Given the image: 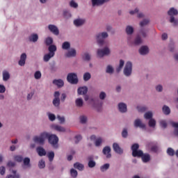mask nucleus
Listing matches in <instances>:
<instances>
[{
	"label": "nucleus",
	"mask_w": 178,
	"mask_h": 178,
	"mask_svg": "<svg viewBox=\"0 0 178 178\" xmlns=\"http://www.w3.org/2000/svg\"><path fill=\"white\" fill-rule=\"evenodd\" d=\"M23 168L24 169H30L31 168V163H30V158L26 157L24 158L23 160Z\"/></svg>",
	"instance_id": "obj_24"
},
{
	"label": "nucleus",
	"mask_w": 178,
	"mask_h": 178,
	"mask_svg": "<svg viewBox=\"0 0 178 178\" xmlns=\"http://www.w3.org/2000/svg\"><path fill=\"white\" fill-rule=\"evenodd\" d=\"M111 165L109 163H106L100 167L101 172H106L109 169Z\"/></svg>",
	"instance_id": "obj_55"
},
{
	"label": "nucleus",
	"mask_w": 178,
	"mask_h": 178,
	"mask_svg": "<svg viewBox=\"0 0 178 178\" xmlns=\"http://www.w3.org/2000/svg\"><path fill=\"white\" fill-rule=\"evenodd\" d=\"M134 127H139L140 129H145V124L143 122L141 119H136L134 122Z\"/></svg>",
	"instance_id": "obj_20"
},
{
	"label": "nucleus",
	"mask_w": 178,
	"mask_h": 178,
	"mask_svg": "<svg viewBox=\"0 0 178 178\" xmlns=\"http://www.w3.org/2000/svg\"><path fill=\"white\" fill-rule=\"evenodd\" d=\"M169 22H170V23H171V24H173V26H177V24H178L177 18H176L173 16L170 17Z\"/></svg>",
	"instance_id": "obj_47"
},
{
	"label": "nucleus",
	"mask_w": 178,
	"mask_h": 178,
	"mask_svg": "<svg viewBox=\"0 0 178 178\" xmlns=\"http://www.w3.org/2000/svg\"><path fill=\"white\" fill-rule=\"evenodd\" d=\"M167 154L168 155H169V156H173L174 155H175L176 152H175V149H173V148L168 147L167 149Z\"/></svg>",
	"instance_id": "obj_54"
},
{
	"label": "nucleus",
	"mask_w": 178,
	"mask_h": 178,
	"mask_svg": "<svg viewBox=\"0 0 178 178\" xmlns=\"http://www.w3.org/2000/svg\"><path fill=\"white\" fill-rule=\"evenodd\" d=\"M149 127L152 129H155L156 127V120L155 118H151L148 122Z\"/></svg>",
	"instance_id": "obj_38"
},
{
	"label": "nucleus",
	"mask_w": 178,
	"mask_h": 178,
	"mask_svg": "<svg viewBox=\"0 0 178 178\" xmlns=\"http://www.w3.org/2000/svg\"><path fill=\"white\" fill-rule=\"evenodd\" d=\"M79 122L81 124H86L88 122V117L86 115H81L79 116Z\"/></svg>",
	"instance_id": "obj_40"
},
{
	"label": "nucleus",
	"mask_w": 178,
	"mask_h": 178,
	"mask_svg": "<svg viewBox=\"0 0 178 178\" xmlns=\"http://www.w3.org/2000/svg\"><path fill=\"white\" fill-rule=\"evenodd\" d=\"M27 60V54L26 53H22L20 55L19 60L18 61L19 66H24L26 65V60Z\"/></svg>",
	"instance_id": "obj_17"
},
{
	"label": "nucleus",
	"mask_w": 178,
	"mask_h": 178,
	"mask_svg": "<svg viewBox=\"0 0 178 178\" xmlns=\"http://www.w3.org/2000/svg\"><path fill=\"white\" fill-rule=\"evenodd\" d=\"M118 109L120 113H127V104L124 102H120L118 104Z\"/></svg>",
	"instance_id": "obj_15"
},
{
	"label": "nucleus",
	"mask_w": 178,
	"mask_h": 178,
	"mask_svg": "<svg viewBox=\"0 0 178 178\" xmlns=\"http://www.w3.org/2000/svg\"><path fill=\"white\" fill-rule=\"evenodd\" d=\"M87 23V19L83 17H78L73 20V24L75 27H83Z\"/></svg>",
	"instance_id": "obj_8"
},
{
	"label": "nucleus",
	"mask_w": 178,
	"mask_h": 178,
	"mask_svg": "<svg viewBox=\"0 0 178 178\" xmlns=\"http://www.w3.org/2000/svg\"><path fill=\"white\" fill-rule=\"evenodd\" d=\"M112 50L109 46H105L102 49H97V58H102L104 56H111Z\"/></svg>",
	"instance_id": "obj_3"
},
{
	"label": "nucleus",
	"mask_w": 178,
	"mask_h": 178,
	"mask_svg": "<svg viewBox=\"0 0 178 178\" xmlns=\"http://www.w3.org/2000/svg\"><path fill=\"white\" fill-rule=\"evenodd\" d=\"M108 37L109 34L106 31L100 32L95 35L96 41L99 45H104V40H106Z\"/></svg>",
	"instance_id": "obj_5"
},
{
	"label": "nucleus",
	"mask_w": 178,
	"mask_h": 178,
	"mask_svg": "<svg viewBox=\"0 0 178 178\" xmlns=\"http://www.w3.org/2000/svg\"><path fill=\"white\" fill-rule=\"evenodd\" d=\"M140 157L142 158V161L144 163H147L151 161V156L149 154L143 153Z\"/></svg>",
	"instance_id": "obj_29"
},
{
	"label": "nucleus",
	"mask_w": 178,
	"mask_h": 178,
	"mask_svg": "<svg viewBox=\"0 0 178 178\" xmlns=\"http://www.w3.org/2000/svg\"><path fill=\"white\" fill-rule=\"evenodd\" d=\"M168 15L170 17H175V16H177L178 15V11L177 9L175 8H170V10L168 11Z\"/></svg>",
	"instance_id": "obj_31"
},
{
	"label": "nucleus",
	"mask_w": 178,
	"mask_h": 178,
	"mask_svg": "<svg viewBox=\"0 0 178 178\" xmlns=\"http://www.w3.org/2000/svg\"><path fill=\"white\" fill-rule=\"evenodd\" d=\"M82 59L85 62H90L91 60V54L85 52L82 54Z\"/></svg>",
	"instance_id": "obj_32"
},
{
	"label": "nucleus",
	"mask_w": 178,
	"mask_h": 178,
	"mask_svg": "<svg viewBox=\"0 0 178 178\" xmlns=\"http://www.w3.org/2000/svg\"><path fill=\"white\" fill-rule=\"evenodd\" d=\"M113 151H115V152H116V154H118L119 155H122V154H123V149H122L119 144L117 143H114L113 144Z\"/></svg>",
	"instance_id": "obj_21"
},
{
	"label": "nucleus",
	"mask_w": 178,
	"mask_h": 178,
	"mask_svg": "<svg viewBox=\"0 0 178 178\" xmlns=\"http://www.w3.org/2000/svg\"><path fill=\"white\" fill-rule=\"evenodd\" d=\"M14 161L16 162H23V156L21 155H17L14 156Z\"/></svg>",
	"instance_id": "obj_60"
},
{
	"label": "nucleus",
	"mask_w": 178,
	"mask_h": 178,
	"mask_svg": "<svg viewBox=\"0 0 178 178\" xmlns=\"http://www.w3.org/2000/svg\"><path fill=\"white\" fill-rule=\"evenodd\" d=\"M155 90L157 92H162L163 91V86L158 84L155 86Z\"/></svg>",
	"instance_id": "obj_59"
},
{
	"label": "nucleus",
	"mask_w": 178,
	"mask_h": 178,
	"mask_svg": "<svg viewBox=\"0 0 178 178\" xmlns=\"http://www.w3.org/2000/svg\"><path fill=\"white\" fill-rule=\"evenodd\" d=\"M47 157L50 162L54 161V158H55V153L54 152H50L47 153Z\"/></svg>",
	"instance_id": "obj_56"
},
{
	"label": "nucleus",
	"mask_w": 178,
	"mask_h": 178,
	"mask_svg": "<svg viewBox=\"0 0 178 178\" xmlns=\"http://www.w3.org/2000/svg\"><path fill=\"white\" fill-rule=\"evenodd\" d=\"M10 177L13 178H19L20 177V175L19 174V172H17V171H13V175L10 176Z\"/></svg>",
	"instance_id": "obj_64"
},
{
	"label": "nucleus",
	"mask_w": 178,
	"mask_h": 178,
	"mask_svg": "<svg viewBox=\"0 0 178 178\" xmlns=\"http://www.w3.org/2000/svg\"><path fill=\"white\" fill-rule=\"evenodd\" d=\"M54 99H53V105L56 108H59V106L60 105V92L59 91H56L54 94Z\"/></svg>",
	"instance_id": "obj_11"
},
{
	"label": "nucleus",
	"mask_w": 178,
	"mask_h": 178,
	"mask_svg": "<svg viewBox=\"0 0 178 178\" xmlns=\"http://www.w3.org/2000/svg\"><path fill=\"white\" fill-rule=\"evenodd\" d=\"M143 42V38H141V36L140 35L136 36L133 41L134 45H136V46L141 45Z\"/></svg>",
	"instance_id": "obj_30"
},
{
	"label": "nucleus",
	"mask_w": 178,
	"mask_h": 178,
	"mask_svg": "<svg viewBox=\"0 0 178 178\" xmlns=\"http://www.w3.org/2000/svg\"><path fill=\"white\" fill-rule=\"evenodd\" d=\"M88 163V168H95V165H97V163L95 161H94V156L90 155L87 158Z\"/></svg>",
	"instance_id": "obj_22"
},
{
	"label": "nucleus",
	"mask_w": 178,
	"mask_h": 178,
	"mask_svg": "<svg viewBox=\"0 0 178 178\" xmlns=\"http://www.w3.org/2000/svg\"><path fill=\"white\" fill-rule=\"evenodd\" d=\"M123 74L125 77H131V74H133V62H126L123 69Z\"/></svg>",
	"instance_id": "obj_4"
},
{
	"label": "nucleus",
	"mask_w": 178,
	"mask_h": 178,
	"mask_svg": "<svg viewBox=\"0 0 178 178\" xmlns=\"http://www.w3.org/2000/svg\"><path fill=\"white\" fill-rule=\"evenodd\" d=\"M123 66H124V61L123 60H120L119 66L117 68V72H120V70L123 69Z\"/></svg>",
	"instance_id": "obj_58"
},
{
	"label": "nucleus",
	"mask_w": 178,
	"mask_h": 178,
	"mask_svg": "<svg viewBox=\"0 0 178 178\" xmlns=\"http://www.w3.org/2000/svg\"><path fill=\"white\" fill-rule=\"evenodd\" d=\"M111 0H91L92 6H102L104 3L109 2Z\"/></svg>",
	"instance_id": "obj_16"
},
{
	"label": "nucleus",
	"mask_w": 178,
	"mask_h": 178,
	"mask_svg": "<svg viewBox=\"0 0 178 178\" xmlns=\"http://www.w3.org/2000/svg\"><path fill=\"white\" fill-rule=\"evenodd\" d=\"M147 31L144 30V29H141L139 32V34L141 35V37L143 38H147Z\"/></svg>",
	"instance_id": "obj_62"
},
{
	"label": "nucleus",
	"mask_w": 178,
	"mask_h": 178,
	"mask_svg": "<svg viewBox=\"0 0 178 178\" xmlns=\"http://www.w3.org/2000/svg\"><path fill=\"white\" fill-rule=\"evenodd\" d=\"M83 79L85 81H89L91 79V73L88 72H85L83 75Z\"/></svg>",
	"instance_id": "obj_46"
},
{
	"label": "nucleus",
	"mask_w": 178,
	"mask_h": 178,
	"mask_svg": "<svg viewBox=\"0 0 178 178\" xmlns=\"http://www.w3.org/2000/svg\"><path fill=\"white\" fill-rule=\"evenodd\" d=\"M172 127L175 128L174 134L178 137V122H172Z\"/></svg>",
	"instance_id": "obj_52"
},
{
	"label": "nucleus",
	"mask_w": 178,
	"mask_h": 178,
	"mask_svg": "<svg viewBox=\"0 0 178 178\" xmlns=\"http://www.w3.org/2000/svg\"><path fill=\"white\" fill-rule=\"evenodd\" d=\"M125 33L127 35H133L134 34V27L131 25H128L125 28Z\"/></svg>",
	"instance_id": "obj_26"
},
{
	"label": "nucleus",
	"mask_w": 178,
	"mask_h": 178,
	"mask_svg": "<svg viewBox=\"0 0 178 178\" xmlns=\"http://www.w3.org/2000/svg\"><path fill=\"white\" fill-rule=\"evenodd\" d=\"M138 53L142 56H145L149 54V47L147 45H143L139 48Z\"/></svg>",
	"instance_id": "obj_14"
},
{
	"label": "nucleus",
	"mask_w": 178,
	"mask_h": 178,
	"mask_svg": "<svg viewBox=\"0 0 178 178\" xmlns=\"http://www.w3.org/2000/svg\"><path fill=\"white\" fill-rule=\"evenodd\" d=\"M29 40L31 42H37L38 41V34L37 33H32L29 38Z\"/></svg>",
	"instance_id": "obj_33"
},
{
	"label": "nucleus",
	"mask_w": 178,
	"mask_h": 178,
	"mask_svg": "<svg viewBox=\"0 0 178 178\" xmlns=\"http://www.w3.org/2000/svg\"><path fill=\"white\" fill-rule=\"evenodd\" d=\"M70 47H71L70 42L65 41L63 42L61 48L64 51H69V49H70Z\"/></svg>",
	"instance_id": "obj_36"
},
{
	"label": "nucleus",
	"mask_w": 178,
	"mask_h": 178,
	"mask_svg": "<svg viewBox=\"0 0 178 178\" xmlns=\"http://www.w3.org/2000/svg\"><path fill=\"white\" fill-rule=\"evenodd\" d=\"M36 152L39 156H45V155H47V150H45V149L41 146L36 148Z\"/></svg>",
	"instance_id": "obj_25"
},
{
	"label": "nucleus",
	"mask_w": 178,
	"mask_h": 178,
	"mask_svg": "<svg viewBox=\"0 0 178 178\" xmlns=\"http://www.w3.org/2000/svg\"><path fill=\"white\" fill-rule=\"evenodd\" d=\"M67 80L70 84H77L79 83V78L77 77V74L72 72L67 74Z\"/></svg>",
	"instance_id": "obj_9"
},
{
	"label": "nucleus",
	"mask_w": 178,
	"mask_h": 178,
	"mask_svg": "<svg viewBox=\"0 0 178 178\" xmlns=\"http://www.w3.org/2000/svg\"><path fill=\"white\" fill-rule=\"evenodd\" d=\"M53 84H54V86H58V88H60V87H63L65 83L62 79H54L53 81Z\"/></svg>",
	"instance_id": "obj_34"
},
{
	"label": "nucleus",
	"mask_w": 178,
	"mask_h": 178,
	"mask_svg": "<svg viewBox=\"0 0 178 178\" xmlns=\"http://www.w3.org/2000/svg\"><path fill=\"white\" fill-rule=\"evenodd\" d=\"M92 108L97 112H101L102 111V102H95L92 105Z\"/></svg>",
	"instance_id": "obj_27"
},
{
	"label": "nucleus",
	"mask_w": 178,
	"mask_h": 178,
	"mask_svg": "<svg viewBox=\"0 0 178 178\" xmlns=\"http://www.w3.org/2000/svg\"><path fill=\"white\" fill-rule=\"evenodd\" d=\"M106 92H104V91H101L99 93V99L101 100V101H105V99H106Z\"/></svg>",
	"instance_id": "obj_48"
},
{
	"label": "nucleus",
	"mask_w": 178,
	"mask_h": 178,
	"mask_svg": "<svg viewBox=\"0 0 178 178\" xmlns=\"http://www.w3.org/2000/svg\"><path fill=\"white\" fill-rule=\"evenodd\" d=\"M69 5L70 8H73L74 9H77V8H79V3H77V2H76L74 0H71Z\"/></svg>",
	"instance_id": "obj_50"
},
{
	"label": "nucleus",
	"mask_w": 178,
	"mask_h": 178,
	"mask_svg": "<svg viewBox=\"0 0 178 178\" xmlns=\"http://www.w3.org/2000/svg\"><path fill=\"white\" fill-rule=\"evenodd\" d=\"M140 148V145L137 143L134 144L131 146V150H132V156L138 158H140L141 155H143V152L142 150L138 149Z\"/></svg>",
	"instance_id": "obj_7"
},
{
	"label": "nucleus",
	"mask_w": 178,
	"mask_h": 178,
	"mask_svg": "<svg viewBox=\"0 0 178 178\" xmlns=\"http://www.w3.org/2000/svg\"><path fill=\"white\" fill-rule=\"evenodd\" d=\"M136 109L140 113H144V112H147L148 108H147L145 106H138Z\"/></svg>",
	"instance_id": "obj_42"
},
{
	"label": "nucleus",
	"mask_w": 178,
	"mask_h": 178,
	"mask_svg": "<svg viewBox=\"0 0 178 178\" xmlns=\"http://www.w3.org/2000/svg\"><path fill=\"white\" fill-rule=\"evenodd\" d=\"M162 112L164 115L168 116V115H170V108L168 106H163L162 108Z\"/></svg>",
	"instance_id": "obj_43"
},
{
	"label": "nucleus",
	"mask_w": 178,
	"mask_h": 178,
	"mask_svg": "<svg viewBox=\"0 0 178 178\" xmlns=\"http://www.w3.org/2000/svg\"><path fill=\"white\" fill-rule=\"evenodd\" d=\"M63 16L65 19H70V17H72V13L68 10H64L63 11Z\"/></svg>",
	"instance_id": "obj_49"
},
{
	"label": "nucleus",
	"mask_w": 178,
	"mask_h": 178,
	"mask_svg": "<svg viewBox=\"0 0 178 178\" xmlns=\"http://www.w3.org/2000/svg\"><path fill=\"white\" fill-rule=\"evenodd\" d=\"M75 104L78 108H81L84 105V100L82 98H77L75 100Z\"/></svg>",
	"instance_id": "obj_39"
},
{
	"label": "nucleus",
	"mask_w": 178,
	"mask_h": 178,
	"mask_svg": "<svg viewBox=\"0 0 178 178\" xmlns=\"http://www.w3.org/2000/svg\"><path fill=\"white\" fill-rule=\"evenodd\" d=\"M88 92V88L87 86L79 87L77 89L78 95H86Z\"/></svg>",
	"instance_id": "obj_23"
},
{
	"label": "nucleus",
	"mask_w": 178,
	"mask_h": 178,
	"mask_svg": "<svg viewBox=\"0 0 178 178\" xmlns=\"http://www.w3.org/2000/svg\"><path fill=\"white\" fill-rule=\"evenodd\" d=\"M70 175L72 177H77V170H74V168H72L70 170Z\"/></svg>",
	"instance_id": "obj_61"
},
{
	"label": "nucleus",
	"mask_w": 178,
	"mask_h": 178,
	"mask_svg": "<svg viewBox=\"0 0 178 178\" xmlns=\"http://www.w3.org/2000/svg\"><path fill=\"white\" fill-rule=\"evenodd\" d=\"M57 47L56 45H50L48 47V51L49 53L45 54L43 56V60L44 62H49V60H51V59H52V58H54V56H55V53L57 51Z\"/></svg>",
	"instance_id": "obj_2"
},
{
	"label": "nucleus",
	"mask_w": 178,
	"mask_h": 178,
	"mask_svg": "<svg viewBox=\"0 0 178 178\" xmlns=\"http://www.w3.org/2000/svg\"><path fill=\"white\" fill-rule=\"evenodd\" d=\"M154 113L152 111H147L145 113L143 118L146 119V120H149L150 119H153L154 118Z\"/></svg>",
	"instance_id": "obj_35"
},
{
	"label": "nucleus",
	"mask_w": 178,
	"mask_h": 178,
	"mask_svg": "<svg viewBox=\"0 0 178 178\" xmlns=\"http://www.w3.org/2000/svg\"><path fill=\"white\" fill-rule=\"evenodd\" d=\"M111 151H112V149L109 146H106L103 148L102 152L108 159L112 158V154H111Z\"/></svg>",
	"instance_id": "obj_18"
},
{
	"label": "nucleus",
	"mask_w": 178,
	"mask_h": 178,
	"mask_svg": "<svg viewBox=\"0 0 178 178\" xmlns=\"http://www.w3.org/2000/svg\"><path fill=\"white\" fill-rule=\"evenodd\" d=\"M49 143L54 147V148H58V143H59V138L55 134H51L49 133V136L47 137Z\"/></svg>",
	"instance_id": "obj_6"
},
{
	"label": "nucleus",
	"mask_w": 178,
	"mask_h": 178,
	"mask_svg": "<svg viewBox=\"0 0 178 178\" xmlns=\"http://www.w3.org/2000/svg\"><path fill=\"white\" fill-rule=\"evenodd\" d=\"M51 128L52 129V130H55L56 131H58L59 133H65V131H66V129H65V127L56 124L51 125Z\"/></svg>",
	"instance_id": "obj_19"
},
{
	"label": "nucleus",
	"mask_w": 178,
	"mask_h": 178,
	"mask_svg": "<svg viewBox=\"0 0 178 178\" xmlns=\"http://www.w3.org/2000/svg\"><path fill=\"white\" fill-rule=\"evenodd\" d=\"M74 168L78 170L83 171L84 170V165L80 163H75L74 164Z\"/></svg>",
	"instance_id": "obj_44"
},
{
	"label": "nucleus",
	"mask_w": 178,
	"mask_h": 178,
	"mask_svg": "<svg viewBox=\"0 0 178 178\" xmlns=\"http://www.w3.org/2000/svg\"><path fill=\"white\" fill-rule=\"evenodd\" d=\"M44 43L46 44V45H49V47H51V45H53L52 44H54V39L51 37H47L44 40Z\"/></svg>",
	"instance_id": "obj_45"
},
{
	"label": "nucleus",
	"mask_w": 178,
	"mask_h": 178,
	"mask_svg": "<svg viewBox=\"0 0 178 178\" xmlns=\"http://www.w3.org/2000/svg\"><path fill=\"white\" fill-rule=\"evenodd\" d=\"M47 29L54 35H59V28L56 25L50 24L47 26Z\"/></svg>",
	"instance_id": "obj_13"
},
{
	"label": "nucleus",
	"mask_w": 178,
	"mask_h": 178,
	"mask_svg": "<svg viewBox=\"0 0 178 178\" xmlns=\"http://www.w3.org/2000/svg\"><path fill=\"white\" fill-rule=\"evenodd\" d=\"M38 166L40 169H44V168H45V161L44 160H40L38 163Z\"/></svg>",
	"instance_id": "obj_63"
},
{
	"label": "nucleus",
	"mask_w": 178,
	"mask_h": 178,
	"mask_svg": "<svg viewBox=\"0 0 178 178\" xmlns=\"http://www.w3.org/2000/svg\"><path fill=\"white\" fill-rule=\"evenodd\" d=\"M3 81H8L10 79V73L8 70L2 72Z\"/></svg>",
	"instance_id": "obj_28"
},
{
	"label": "nucleus",
	"mask_w": 178,
	"mask_h": 178,
	"mask_svg": "<svg viewBox=\"0 0 178 178\" xmlns=\"http://www.w3.org/2000/svg\"><path fill=\"white\" fill-rule=\"evenodd\" d=\"M90 140L94 142V144L97 147H102V144H104V138L101 137L97 138V136H95V135H92L90 137Z\"/></svg>",
	"instance_id": "obj_10"
},
{
	"label": "nucleus",
	"mask_w": 178,
	"mask_h": 178,
	"mask_svg": "<svg viewBox=\"0 0 178 178\" xmlns=\"http://www.w3.org/2000/svg\"><path fill=\"white\" fill-rule=\"evenodd\" d=\"M66 58H76L77 56V50L75 48L72 47L67 50V52L65 54Z\"/></svg>",
	"instance_id": "obj_12"
},
{
	"label": "nucleus",
	"mask_w": 178,
	"mask_h": 178,
	"mask_svg": "<svg viewBox=\"0 0 178 178\" xmlns=\"http://www.w3.org/2000/svg\"><path fill=\"white\" fill-rule=\"evenodd\" d=\"M49 136V132L43 131V132H41L39 135L35 136L33 138V140L36 144H40V145H44V144H45V141L48 140Z\"/></svg>",
	"instance_id": "obj_1"
},
{
	"label": "nucleus",
	"mask_w": 178,
	"mask_h": 178,
	"mask_svg": "<svg viewBox=\"0 0 178 178\" xmlns=\"http://www.w3.org/2000/svg\"><path fill=\"white\" fill-rule=\"evenodd\" d=\"M159 124L161 129H166V127H168V121L163 119L159 120Z\"/></svg>",
	"instance_id": "obj_41"
},
{
	"label": "nucleus",
	"mask_w": 178,
	"mask_h": 178,
	"mask_svg": "<svg viewBox=\"0 0 178 178\" xmlns=\"http://www.w3.org/2000/svg\"><path fill=\"white\" fill-rule=\"evenodd\" d=\"M33 76L35 80H40L41 77H42V74L40 72V71H36L35 72Z\"/></svg>",
	"instance_id": "obj_51"
},
{
	"label": "nucleus",
	"mask_w": 178,
	"mask_h": 178,
	"mask_svg": "<svg viewBox=\"0 0 178 178\" xmlns=\"http://www.w3.org/2000/svg\"><path fill=\"white\" fill-rule=\"evenodd\" d=\"M115 72V68L113 67V65H108L106 67V73H108V74H113Z\"/></svg>",
	"instance_id": "obj_37"
},
{
	"label": "nucleus",
	"mask_w": 178,
	"mask_h": 178,
	"mask_svg": "<svg viewBox=\"0 0 178 178\" xmlns=\"http://www.w3.org/2000/svg\"><path fill=\"white\" fill-rule=\"evenodd\" d=\"M47 116L51 122H54L56 119V116L52 113H47Z\"/></svg>",
	"instance_id": "obj_57"
},
{
	"label": "nucleus",
	"mask_w": 178,
	"mask_h": 178,
	"mask_svg": "<svg viewBox=\"0 0 178 178\" xmlns=\"http://www.w3.org/2000/svg\"><path fill=\"white\" fill-rule=\"evenodd\" d=\"M149 24V19H145L140 22L139 25L140 26V27H145V26H147V24Z\"/></svg>",
	"instance_id": "obj_53"
}]
</instances>
